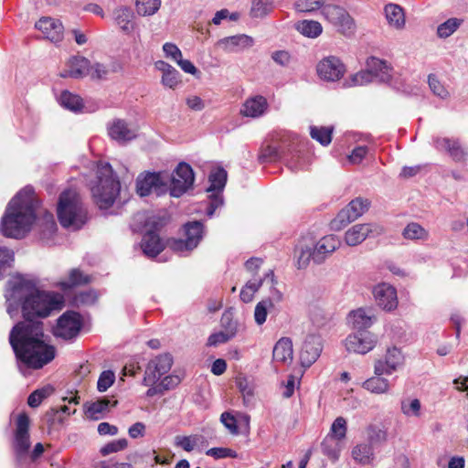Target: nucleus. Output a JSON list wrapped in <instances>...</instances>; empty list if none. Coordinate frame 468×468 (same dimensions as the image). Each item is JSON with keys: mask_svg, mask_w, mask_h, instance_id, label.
Returning <instances> with one entry per match:
<instances>
[{"mask_svg": "<svg viewBox=\"0 0 468 468\" xmlns=\"http://www.w3.org/2000/svg\"><path fill=\"white\" fill-rule=\"evenodd\" d=\"M347 432V422L344 417H337L331 425L327 435L345 442Z\"/></svg>", "mask_w": 468, "mask_h": 468, "instance_id": "49530a36", "label": "nucleus"}, {"mask_svg": "<svg viewBox=\"0 0 468 468\" xmlns=\"http://www.w3.org/2000/svg\"><path fill=\"white\" fill-rule=\"evenodd\" d=\"M90 73V60L82 56L69 58L58 76L64 79H83Z\"/></svg>", "mask_w": 468, "mask_h": 468, "instance_id": "aec40b11", "label": "nucleus"}, {"mask_svg": "<svg viewBox=\"0 0 468 468\" xmlns=\"http://www.w3.org/2000/svg\"><path fill=\"white\" fill-rule=\"evenodd\" d=\"M378 337L368 330L355 331L344 340V346L348 353L366 355L378 345Z\"/></svg>", "mask_w": 468, "mask_h": 468, "instance_id": "6e6552de", "label": "nucleus"}, {"mask_svg": "<svg viewBox=\"0 0 468 468\" xmlns=\"http://www.w3.org/2000/svg\"><path fill=\"white\" fill-rule=\"evenodd\" d=\"M274 307V303L271 300V298L263 299L259 302L254 310V319L258 325H261L265 323L268 310L272 309Z\"/></svg>", "mask_w": 468, "mask_h": 468, "instance_id": "c03bdc74", "label": "nucleus"}, {"mask_svg": "<svg viewBox=\"0 0 468 468\" xmlns=\"http://www.w3.org/2000/svg\"><path fill=\"white\" fill-rule=\"evenodd\" d=\"M384 13L389 27L397 30H402L405 27V14L402 7H400L399 5H386L384 7Z\"/></svg>", "mask_w": 468, "mask_h": 468, "instance_id": "7c9ffc66", "label": "nucleus"}, {"mask_svg": "<svg viewBox=\"0 0 468 468\" xmlns=\"http://www.w3.org/2000/svg\"><path fill=\"white\" fill-rule=\"evenodd\" d=\"M185 232L186 236V239H193L195 247L197 248L202 239L203 224L199 221L188 222L185 225Z\"/></svg>", "mask_w": 468, "mask_h": 468, "instance_id": "de8ad7c7", "label": "nucleus"}, {"mask_svg": "<svg viewBox=\"0 0 468 468\" xmlns=\"http://www.w3.org/2000/svg\"><path fill=\"white\" fill-rule=\"evenodd\" d=\"M367 69L374 78H378L381 81H388L390 79V68L386 61L372 57L367 61Z\"/></svg>", "mask_w": 468, "mask_h": 468, "instance_id": "f704fd0d", "label": "nucleus"}, {"mask_svg": "<svg viewBox=\"0 0 468 468\" xmlns=\"http://www.w3.org/2000/svg\"><path fill=\"white\" fill-rule=\"evenodd\" d=\"M98 299V294L93 290L80 292L74 297L76 305H90L93 304Z\"/></svg>", "mask_w": 468, "mask_h": 468, "instance_id": "6e6d98bb", "label": "nucleus"}, {"mask_svg": "<svg viewBox=\"0 0 468 468\" xmlns=\"http://www.w3.org/2000/svg\"><path fill=\"white\" fill-rule=\"evenodd\" d=\"M375 300L379 307L386 311H392L398 306L397 292L388 283H379L373 290Z\"/></svg>", "mask_w": 468, "mask_h": 468, "instance_id": "5701e85b", "label": "nucleus"}, {"mask_svg": "<svg viewBox=\"0 0 468 468\" xmlns=\"http://www.w3.org/2000/svg\"><path fill=\"white\" fill-rule=\"evenodd\" d=\"M90 282V276L85 275L79 269H72L69 271V280L60 282L58 285L62 290L65 291V290L70 289L74 286L87 284Z\"/></svg>", "mask_w": 468, "mask_h": 468, "instance_id": "ea45409f", "label": "nucleus"}, {"mask_svg": "<svg viewBox=\"0 0 468 468\" xmlns=\"http://www.w3.org/2000/svg\"><path fill=\"white\" fill-rule=\"evenodd\" d=\"M194 172L186 163H180L172 176H169L168 190L174 197H179L189 189L194 183Z\"/></svg>", "mask_w": 468, "mask_h": 468, "instance_id": "9b49d317", "label": "nucleus"}, {"mask_svg": "<svg viewBox=\"0 0 468 468\" xmlns=\"http://www.w3.org/2000/svg\"><path fill=\"white\" fill-rule=\"evenodd\" d=\"M273 359L284 364L291 363L293 358L292 342L289 337H282L274 346Z\"/></svg>", "mask_w": 468, "mask_h": 468, "instance_id": "2f4dec72", "label": "nucleus"}, {"mask_svg": "<svg viewBox=\"0 0 468 468\" xmlns=\"http://www.w3.org/2000/svg\"><path fill=\"white\" fill-rule=\"evenodd\" d=\"M116 404L117 401L112 404L110 399L103 398L96 401L86 402L84 412L88 419L98 420L102 419L110 411V408Z\"/></svg>", "mask_w": 468, "mask_h": 468, "instance_id": "cd10ccee", "label": "nucleus"}, {"mask_svg": "<svg viewBox=\"0 0 468 468\" xmlns=\"http://www.w3.org/2000/svg\"><path fill=\"white\" fill-rule=\"evenodd\" d=\"M326 0H296L294 8L298 12L312 13L320 8L323 9Z\"/></svg>", "mask_w": 468, "mask_h": 468, "instance_id": "603ef678", "label": "nucleus"}, {"mask_svg": "<svg viewBox=\"0 0 468 468\" xmlns=\"http://www.w3.org/2000/svg\"><path fill=\"white\" fill-rule=\"evenodd\" d=\"M404 356L396 346L388 347L383 357L374 362V374L391 375L404 365Z\"/></svg>", "mask_w": 468, "mask_h": 468, "instance_id": "4468645a", "label": "nucleus"}, {"mask_svg": "<svg viewBox=\"0 0 468 468\" xmlns=\"http://www.w3.org/2000/svg\"><path fill=\"white\" fill-rule=\"evenodd\" d=\"M384 375H374L373 377L365 380L362 384V388L368 392L376 395H384L389 393L391 389V384Z\"/></svg>", "mask_w": 468, "mask_h": 468, "instance_id": "473e14b6", "label": "nucleus"}, {"mask_svg": "<svg viewBox=\"0 0 468 468\" xmlns=\"http://www.w3.org/2000/svg\"><path fill=\"white\" fill-rule=\"evenodd\" d=\"M382 233V227L377 224H356L346 231L345 242L348 246H356L362 243L367 237L378 236Z\"/></svg>", "mask_w": 468, "mask_h": 468, "instance_id": "6ab92c4d", "label": "nucleus"}, {"mask_svg": "<svg viewBox=\"0 0 468 468\" xmlns=\"http://www.w3.org/2000/svg\"><path fill=\"white\" fill-rule=\"evenodd\" d=\"M5 297L8 314L14 317L20 309L25 318L9 334L20 371L42 368L54 359L55 348L48 342L43 323L34 319L46 318L52 311L60 310L63 296L39 290L34 280L17 274L7 281Z\"/></svg>", "mask_w": 468, "mask_h": 468, "instance_id": "f257e3e1", "label": "nucleus"}, {"mask_svg": "<svg viewBox=\"0 0 468 468\" xmlns=\"http://www.w3.org/2000/svg\"><path fill=\"white\" fill-rule=\"evenodd\" d=\"M463 20L452 17L441 23L437 27V35L441 38L452 36L462 25Z\"/></svg>", "mask_w": 468, "mask_h": 468, "instance_id": "a18cd8bd", "label": "nucleus"}, {"mask_svg": "<svg viewBox=\"0 0 468 468\" xmlns=\"http://www.w3.org/2000/svg\"><path fill=\"white\" fill-rule=\"evenodd\" d=\"M281 151L278 147L273 145H267L261 150L260 159L262 162H272L281 158Z\"/></svg>", "mask_w": 468, "mask_h": 468, "instance_id": "052dcab7", "label": "nucleus"}, {"mask_svg": "<svg viewBox=\"0 0 468 468\" xmlns=\"http://www.w3.org/2000/svg\"><path fill=\"white\" fill-rule=\"evenodd\" d=\"M348 324L356 331L367 330L376 321L371 309L358 308L349 313Z\"/></svg>", "mask_w": 468, "mask_h": 468, "instance_id": "393cba45", "label": "nucleus"}, {"mask_svg": "<svg viewBox=\"0 0 468 468\" xmlns=\"http://www.w3.org/2000/svg\"><path fill=\"white\" fill-rule=\"evenodd\" d=\"M58 218L63 227L72 229H79L85 224L87 210L76 191L69 189L61 193L58 204Z\"/></svg>", "mask_w": 468, "mask_h": 468, "instance_id": "39448f33", "label": "nucleus"}, {"mask_svg": "<svg viewBox=\"0 0 468 468\" xmlns=\"http://www.w3.org/2000/svg\"><path fill=\"white\" fill-rule=\"evenodd\" d=\"M108 133L112 139L123 144L136 137V130L121 119L114 120L108 127Z\"/></svg>", "mask_w": 468, "mask_h": 468, "instance_id": "a878e982", "label": "nucleus"}, {"mask_svg": "<svg viewBox=\"0 0 468 468\" xmlns=\"http://www.w3.org/2000/svg\"><path fill=\"white\" fill-rule=\"evenodd\" d=\"M267 108V100L263 96L258 95L245 101L240 113L246 117L258 118L266 112Z\"/></svg>", "mask_w": 468, "mask_h": 468, "instance_id": "c85d7f7f", "label": "nucleus"}, {"mask_svg": "<svg viewBox=\"0 0 468 468\" xmlns=\"http://www.w3.org/2000/svg\"><path fill=\"white\" fill-rule=\"evenodd\" d=\"M344 446V441L329 435L324 437L321 444L323 453L333 461H336L339 458Z\"/></svg>", "mask_w": 468, "mask_h": 468, "instance_id": "4c0bfd02", "label": "nucleus"}, {"mask_svg": "<svg viewBox=\"0 0 468 468\" xmlns=\"http://www.w3.org/2000/svg\"><path fill=\"white\" fill-rule=\"evenodd\" d=\"M294 28L303 36L316 38L323 32L322 25L315 20L304 19L294 24Z\"/></svg>", "mask_w": 468, "mask_h": 468, "instance_id": "e433bc0d", "label": "nucleus"}, {"mask_svg": "<svg viewBox=\"0 0 468 468\" xmlns=\"http://www.w3.org/2000/svg\"><path fill=\"white\" fill-rule=\"evenodd\" d=\"M53 390L54 389L51 386H46L35 390L29 395L27 399L28 406L31 408L38 407L43 399H47L53 393Z\"/></svg>", "mask_w": 468, "mask_h": 468, "instance_id": "3c124183", "label": "nucleus"}, {"mask_svg": "<svg viewBox=\"0 0 468 468\" xmlns=\"http://www.w3.org/2000/svg\"><path fill=\"white\" fill-rule=\"evenodd\" d=\"M29 424L30 420L27 413H19L16 420V431L13 441V449L17 457L25 455L29 449Z\"/></svg>", "mask_w": 468, "mask_h": 468, "instance_id": "dca6fc26", "label": "nucleus"}, {"mask_svg": "<svg viewBox=\"0 0 468 468\" xmlns=\"http://www.w3.org/2000/svg\"><path fill=\"white\" fill-rule=\"evenodd\" d=\"M340 241L335 235H327L315 244L311 239L303 238L295 247L296 267L305 269L311 260L316 264L323 263L339 247Z\"/></svg>", "mask_w": 468, "mask_h": 468, "instance_id": "7ed1b4c3", "label": "nucleus"}, {"mask_svg": "<svg viewBox=\"0 0 468 468\" xmlns=\"http://www.w3.org/2000/svg\"><path fill=\"white\" fill-rule=\"evenodd\" d=\"M127 445H128V441L124 438L115 440V441H112L107 443L106 445H104L101 449V452L103 455H107V454H110L112 452H117L119 451L125 449L127 447Z\"/></svg>", "mask_w": 468, "mask_h": 468, "instance_id": "bf43d9fd", "label": "nucleus"}, {"mask_svg": "<svg viewBox=\"0 0 468 468\" xmlns=\"http://www.w3.org/2000/svg\"><path fill=\"white\" fill-rule=\"evenodd\" d=\"M59 103L64 108L75 112H80L83 108L82 99L79 95L68 90L61 92L59 96Z\"/></svg>", "mask_w": 468, "mask_h": 468, "instance_id": "a19ab883", "label": "nucleus"}, {"mask_svg": "<svg viewBox=\"0 0 468 468\" xmlns=\"http://www.w3.org/2000/svg\"><path fill=\"white\" fill-rule=\"evenodd\" d=\"M429 86L431 91L441 99L449 98V91L444 88V86L440 82V80L434 76L430 75L428 78Z\"/></svg>", "mask_w": 468, "mask_h": 468, "instance_id": "13d9d810", "label": "nucleus"}, {"mask_svg": "<svg viewBox=\"0 0 468 468\" xmlns=\"http://www.w3.org/2000/svg\"><path fill=\"white\" fill-rule=\"evenodd\" d=\"M173 365V357L169 354H163L151 359L145 368L143 384L153 386L161 379L162 376L169 372Z\"/></svg>", "mask_w": 468, "mask_h": 468, "instance_id": "ddd939ff", "label": "nucleus"}, {"mask_svg": "<svg viewBox=\"0 0 468 468\" xmlns=\"http://www.w3.org/2000/svg\"><path fill=\"white\" fill-rule=\"evenodd\" d=\"M375 78L372 76L371 72L367 70H361L350 78V83L347 86H362L373 81Z\"/></svg>", "mask_w": 468, "mask_h": 468, "instance_id": "4d7b16f0", "label": "nucleus"}, {"mask_svg": "<svg viewBox=\"0 0 468 468\" xmlns=\"http://www.w3.org/2000/svg\"><path fill=\"white\" fill-rule=\"evenodd\" d=\"M401 412L407 417L419 418L421 414V403L418 399H409L401 401Z\"/></svg>", "mask_w": 468, "mask_h": 468, "instance_id": "09e8293b", "label": "nucleus"}, {"mask_svg": "<svg viewBox=\"0 0 468 468\" xmlns=\"http://www.w3.org/2000/svg\"><path fill=\"white\" fill-rule=\"evenodd\" d=\"M204 442V437L198 434L194 435H176L174 438V445L176 448H180L186 452H193L202 446Z\"/></svg>", "mask_w": 468, "mask_h": 468, "instance_id": "c9c22d12", "label": "nucleus"}, {"mask_svg": "<svg viewBox=\"0 0 468 468\" xmlns=\"http://www.w3.org/2000/svg\"><path fill=\"white\" fill-rule=\"evenodd\" d=\"M434 147L446 153L449 157L456 163H465L468 158V149L463 144L459 138L455 137H435Z\"/></svg>", "mask_w": 468, "mask_h": 468, "instance_id": "2eb2a0df", "label": "nucleus"}, {"mask_svg": "<svg viewBox=\"0 0 468 468\" xmlns=\"http://www.w3.org/2000/svg\"><path fill=\"white\" fill-rule=\"evenodd\" d=\"M114 25L124 35L130 36L137 29L133 10L125 5L116 7L112 14Z\"/></svg>", "mask_w": 468, "mask_h": 468, "instance_id": "412c9836", "label": "nucleus"}, {"mask_svg": "<svg viewBox=\"0 0 468 468\" xmlns=\"http://www.w3.org/2000/svg\"><path fill=\"white\" fill-rule=\"evenodd\" d=\"M169 175L165 173L142 174L136 180V192L141 197L154 194L159 197L168 191Z\"/></svg>", "mask_w": 468, "mask_h": 468, "instance_id": "0eeeda50", "label": "nucleus"}, {"mask_svg": "<svg viewBox=\"0 0 468 468\" xmlns=\"http://www.w3.org/2000/svg\"><path fill=\"white\" fill-rule=\"evenodd\" d=\"M238 387L243 396L244 403H249L251 398L253 397L252 388L249 385L248 381L245 378L238 379Z\"/></svg>", "mask_w": 468, "mask_h": 468, "instance_id": "69168bd1", "label": "nucleus"}, {"mask_svg": "<svg viewBox=\"0 0 468 468\" xmlns=\"http://www.w3.org/2000/svg\"><path fill=\"white\" fill-rule=\"evenodd\" d=\"M316 71L319 78L325 81H337L345 75L346 66L339 58L328 56L318 62Z\"/></svg>", "mask_w": 468, "mask_h": 468, "instance_id": "f3484780", "label": "nucleus"}, {"mask_svg": "<svg viewBox=\"0 0 468 468\" xmlns=\"http://www.w3.org/2000/svg\"><path fill=\"white\" fill-rule=\"evenodd\" d=\"M263 282H266L271 286L276 282L274 273L271 270L266 271L263 276H252V278L249 280L245 285H247V290L250 289V291L255 293Z\"/></svg>", "mask_w": 468, "mask_h": 468, "instance_id": "37998d69", "label": "nucleus"}, {"mask_svg": "<svg viewBox=\"0 0 468 468\" xmlns=\"http://www.w3.org/2000/svg\"><path fill=\"white\" fill-rule=\"evenodd\" d=\"M161 0H135L136 13L141 16H154L161 6Z\"/></svg>", "mask_w": 468, "mask_h": 468, "instance_id": "79ce46f5", "label": "nucleus"}, {"mask_svg": "<svg viewBox=\"0 0 468 468\" xmlns=\"http://www.w3.org/2000/svg\"><path fill=\"white\" fill-rule=\"evenodd\" d=\"M220 420L230 433H238L237 421L233 415L229 412H223L221 414Z\"/></svg>", "mask_w": 468, "mask_h": 468, "instance_id": "338daca9", "label": "nucleus"}, {"mask_svg": "<svg viewBox=\"0 0 468 468\" xmlns=\"http://www.w3.org/2000/svg\"><path fill=\"white\" fill-rule=\"evenodd\" d=\"M323 350V341L320 335H308L300 352L301 365L304 367H311L320 356Z\"/></svg>", "mask_w": 468, "mask_h": 468, "instance_id": "4be33fe9", "label": "nucleus"}, {"mask_svg": "<svg viewBox=\"0 0 468 468\" xmlns=\"http://www.w3.org/2000/svg\"><path fill=\"white\" fill-rule=\"evenodd\" d=\"M121 189L120 181L108 164L97 166L95 180L90 184L92 198L101 209H107L113 205Z\"/></svg>", "mask_w": 468, "mask_h": 468, "instance_id": "20e7f679", "label": "nucleus"}, {"mask_svg": "<svg viewBox=\"0 0 468 468\" xmlns=\"http://www.w3.org/2000/svg\"><path fill=\"white\" fill-rule=\"evenodd\" d=\"M208 193L209 204L207 207V216H213L215 210L223 205L222 191L227 182V172L223 168L213 170L209 175Z\"/></svg>", "mask_w": 468, "mask_h": 468, "instance_id": "9d476101", "label": "nucleus"}, {"mask_svg": "<svg viewBox=\"0 0 468 468\" xmlns=\"http://www.w3.org/2000/svg\"><path fill=\"white\" fill-rule=\"evenodd\" d=\"M402 236L406 239L410 240H427L429 239V231L419 223L410 222L404 228Z\"/></svg>", "mask_w": 468, "mask_h": 468, "instance_id": "58836bf2", "label": "nucleus"}, {"mask_svg": "<svg viewBox=\"0 0 468 468\" xmlns=\"http://www.w3.org/2000/svg\"><path fill=\"white\" fill-rule=\"evenodd\" d=\"M80 328V315L75 312H67L58 320L54 334L63 339H71L79 334Z\"/></svg>", "mask_w": 468, "mask_h": 468, "instance_id": "a211bd4d", "label": "nucleus"}, {"mask_svg": "<svg viewBox=\"0 0 468 468\" xmlns=\"http://www.w3.org/2000/svg\"><path fill=\"white\" fill-rule=\"evenodd\" d=\"M367 154V146H357L352 153L347 156L349 163L353 165H358L362 162Z\"/></svg>", "mask_w": 468, "mask_h": 468, "instance_id": "0e129e2a", "label": "nucleus"}, {"mask_svg": "<svg viewBox=\"0 0 468 468\" xmlns=\"http://www.w3.org/2000/svg\"><path fill=\"white\" fill-rule=\"evenodd\" d=\"M332 132L333 129L330 127L312 126L310 134L314 140L325 146L328 145L332 141Z\"/></svg>", "mask_w": 468, "mask_h": 468, "instance_id": "8fccbe9b", "label": "nucleus"}, {"mask_svg": "<svg viewBox=\"0 0 468 468\" xmlns=\"http://www.w3.org/2000/svg\"><path fill=\"white\" fill-rule=\"evenodd\" d=\"M36 27L51 42L57 43L63 38V26L59 20L51 17H41L36 23Z\"/></svg>", "mask_w": 468, "mask_h": 468, "instance_id": "b1692460", "label": "nucleus"}, {"mask_svg": "<svg viewBox=\"0 0 468 468\" xmlns=\"http://www.w3.org/2000/svg\"><path fill=\"white\" fill-rule=\"evenodd\" d=\"M169 247L171 248V250L176 252L190 251L196 248L193 239H173L170 241Z\"/></svg>", "mask_w": 468, "mask_h": 468, "instance_id": "e2e57ef3", "label": "nucleus"}, {"mask_svg": "<svg viewBox=\"0 0 468 468\" xmlns=\"http://www.w3.org/2000/svg\"><path fill=\"white\" fill-rule=\"evenodd\" d=\"M221 324L224 332H226L230 337H234L238 333V323L232 317V314L226 312L221 317Z\"/></svg>", "mask_w": 468, "mask_h": 468, "instance_id": "5fc2aeb1", "label": "nucleus"}, {"mask_svg": "<svg viewBox=\"0 0 468 468\" xmlns=\"http://www.w3.org/2000/svg\"><path fill=\"white\" fill-rule=\"evenodd\" d=\"M351 457L358 465H371L375 458L373 446L367 442L357 443L351 451Z\"/></svg>", "mask_w": 468, "mask_h": 468, "instance_id": "c756f323", "label": "nucleus"}, {"mask_svg": "<svg viewBox=\"0 0 468 468\" xmlns=\"http://www.w3.org/2000/svg\"><path fill=\"white\" fill-rule=\"evenodd\" d=\"M155 68L163 73L161 81L164 86L175 89L180 82L178 71L168 63L158 60L155 62Z\"/></svg>", "mask_w": 468, "mask_h": 468, "instance_id": "72a5a7b5", "label": "nucleus"}, {"mask_svg": "<svg viewBox=\"0 0 468 468\" xmlns=\"http://www.w3.org/2000/svg\"><path fill=\"white\" fill-rule=\"evenodd\" d=\"M272 9L270 0H253L251 6V15L254 17H262Z\"/></svg>", "mask_w": 468, "mask_h": 468, "instance_id": "864d4df0", "label": "nucleus"}, {"mask_svg": "<svg viewBox=\"0 0 468 468\" xmlns=\"http://www.w3.org/2000/svg\"><path fill=\"white\" fill-rule=\"evenodd\" d=\"M37 205L33 187L21 189L8 203L2 218L3 235L14 239L23 238L36 219Z\"/></svg>", "mask_w": 468, "mask_h": 468, "instance_id": "f03ea898", "label": "nucleus"}, {"mask_svg": "<svg viewBox=\"0 0 468 468\" xmlns=\"http://www.w3.org/2000/svg\"><path fill=\"white\" fill-rule=\"evenodd\" d=\"M369 204L367 199L355 198L331 221V229L340 230L347 224L356 220L367 211Z\"/></svg>", "mask_w": 468, "mask_h": 468, "instance_id": "1a4fd4ad", "label": "nucleus"}, {"mask_svg": "<svg viewBox=\"0 0 468 468\" xmlns=\"http://www.w3.org/2000/svg\"><path fill=\"white\" fill-rule=\"evenodd\" d=\"M115 376L112 371H103L97 383L98 390L101 392L106 391L114 382Z\"/></svg>", "mask_w": 468, "mask_h": 468, "instance_id": "680f3d73", "label": "nucleus"}, {"mask_svg": "<svg viewBox=\"0 0 468 468\" xmlns=\"http://www.w3.org/2000/svg\"><path fill=\"white\" fill-rule=\"evenodd\" d=\"M322 15L327 21L336 27L342 34L350 35L354 32V20L343 7L324 4L322 9Z\"/></svg>", "mask_w": 468, "mask_h": 468, "instance_id": "f8f14e48", "label": "nucleus"}, {"mask_svg": "<svg viewBox=\"0 0 468 468\" xmlns=\"http://www.w3.org/2000/svg\"><path fill=\"white\" fill-rule=\"evenodd\" d=\"M165 224V220L161 217L153 216L147 218L145 227L148 229L141 241V248L146 256L154 258L165 249V244L156 232Z\"/></svg>", "mask_w": 468, "mask_h": 468, "instance_id": "423d86ee", "label": "nucleus"}, {"mask_svg": "<svg viewBox=\"0 0 468 468\" xmlns=\"http://www.w3.org/2000/svg\"><path fill=\"white\" fill-rule=\"evenodd\" d=\"M163 50L166 58H169L175 61L178 60L182 57L181 50L173 43H165Z\"/></svg>", "mask_w": 468, "mask_h": 468, "instance_id": "774afa93", "label": "nucleus"}, {"mask_svg": "<svg viewBox=\"0 0 468 468\" xmlns=\"http://www.w3.org/2000/svg\"><path fill=\"white\" fill-rule=\"evenodd\" d=\"M253 38L247 35H236L224 37L218 42V46L226 52H239L252 47Z\"/></svg>", "mask_w": 468, "mask_h": 468, "instance_id": "bb28decb", "label": "nucleus"}]
</instances>
